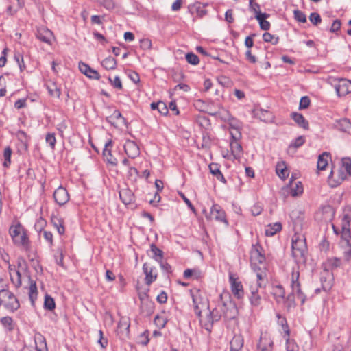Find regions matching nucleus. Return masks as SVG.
Instances as JSON below:
<instances>
[{
    "label": "nucleus",
    "instance_id": "7",
    "mask_svg": "<svg viewBox=\"0 0 351 351\" xmlns=\"http://www.w3.org/2000/svg\"><path fill=\"white\" fill-rule=\"evenodd\" d=\"M333 274L328 269H324L320 274V282L322 284V288H317L315 289L316 293H319L322 289L324 291H328L331 289L333 286Z\"/></svg>",
    "mask_w": 351,
    "mask_h": 351
},
{
    "label": "nucleus",
    "instance_id": "11",
    "mask_svg": "<svg viewBox=\"0 0 351 351\" xmlns=\"http://www.w3.org/2000/svg\"><path fill=\"white\" fill-rule=\"evenodd\" d=\"M263 247L258 244H254L250 250V261L252 264H262L265 261Z\"/></svg>",
    "mask_w": 351,
    "mask_h": 351
},
{
    "label": "nucleus",
    "instance_id": "55",
    "mask_svg": "<svg viewBox=\"0 0 351 351\" xmlns=\"http://www.w3.org/2000/svg\"><path fill=\"white\" fill-rule=\"evenodd\" d=\"M110 146H112V141L110 140L105 143V147L103 151V155L106 159L112 154L111 149H108Z\"/></svg>",
    "mask_w": 351,
    "mask_h": 351
},
{
    "label": "nucleus",
    "instance_id": "25",
    "mask_svg": "<svg viewBox=\"0 0 351 351\" xmlns=\"http://www.w3.org/2000/svg\"><path fill=\"white\" fill-rule=\"evenodd\" d=\"M272 295L277 302H280L285 298V291L281 285H276L272 287Z\"/></svg>",
    "mask_w": 351,
    "mask_h": 351
},
{
    "label": "nucleus",
    "instance_id": "20",
    "mask_svg": "<svg viewBox=\"0 0 351 351\" xmlns=\"http://www.w3.org/2000/svg\"><path fill=\"white\" fill-rule=\"evenodd\" d=\"M36 36L40 41L50 44L51 40L53 38V32L44 27H42L37 29Z\"/></svg>",
    "mask_w": 351,
    "mask_h": 351
},
{
    "label": "nucleus",
    "instance_id": "61",
    "mask_svg": "<svg viewBox=\"0 0 351 351\" xmlns=\"http://www.w3.org/2000/svg\"><path fill=\"white\" fill-rule=\"evenodd\" d=\"M245 57H246V60L247 61H249L250 63H256V57L252 54L251 53V51L250 49H248L246 52H245Z\"/></svg>",
    "mask_w": 351,
    "mask_h": 351
},
{
    "label": "nucleus",
    "instance_id": "38",
    "mask_svg": "<svg viewBox=\"0 0 351 351\" xmlns=\"http://www.w3.org/2000/svg\"><path fill=\"white\" fill-rule=\"evenodd\" d=\"M47 89H48V91H49V93L53 96V97H60V88L56 86V84L55 83H52L49 85H47Z\"/></svg>",
    "mask_w": 351,
    "mask_h": 351
},
{
    "label": "nucleus",
    "instance_id": "15",
    "mask_svg": "<svg viewBox=\"0 0 351 351\" xmlns=\"http://www.w3.org/2000/svg\"><path fill=\"white\" fill-rule=\"evenodd\" d=\"M335 88L339 97L345 96L351 92V81L341 79L335 85Z\"/></svg>",
    "mask_w": 351,
    "mask_h": 351
},
{
    "label": "nucleus",
    "instance_id": "45",
    "mask_svg": "<svg viewBox=\"0 0 351 351\" xmlns=\"http://www.w3.org/2000/svg\"><path fill=\"white\" fill-rule=\"evenodd\" d=\"M276 173L280 178L285 179L288 176V170L286 167H282V165H278L276 167Z\"/></svg>",
    "mask_w": 351,
    "mask_h": 351
},
{
    "label": "nucleus",
    "instance_id": "19",
    "mask_svg": "<svg viewBox=\"0 0 351 351\" xmlns=\"http://www.w3.org/2000/svg\"><path fill=\"white\" fill-rule=\"evenodd\" d=\"M206 5V4L204 5L199 1H197L193 4L189 5L188 8L192 14H196L197 17L202 18L208 13V11L204 9Z\"/></svg>",
    "mask_w": 351,
    "mask_h": 351
},
{
    "label": "nucleus",
    "instance_id": "64",
    "mask_svg": "<svg viewBox=\"0 0 351 351\" xmlns=\"http://www.w3.org/2000/svg\"><path fill=\"white\" fill-rule=\"evenodd\" d=\"M348 250L344 251V258L346 261H350L351 259V244L346 245Z\"/></svg>",
    "mask_w": 351,
    "mask_h": 351
},
{
    "label": "nucleus",
    "instance_id": "43",
    "mask_svg": "<svg viewBox=\"0 0 351 351\" xmlns=\"http://www.w3.org/2000/svg\"><path fill=\"white\" fill-rule=\"evenodd\" d=\"M1 324L5 327L8 330L11 331L13 330V320L10 317H4L1 319Z\"/></svg>",
    "mask_w": 351,
    "mask_h": 351
},
{
    "label": "nucleus",
    "instance_id": "53",
    "mask_svg": "<svg viewBox=\"0 0 351 351\" xmlns=\"http://www.w3.org/2000/svg\"><path fill=\"white\" fill-rule=\"evenodd\" d=\"M327 264L331 269L337 268L341 265V260L338 258H332L328 260Z\"/></svg>",
    "mask_w": 351,
    "mask_h": 351
},
{
    "label": "nucleus",
    "instance_id": "12",
    "mask_svg": "<svg viewBox=\"0 0 351 351\" xmlns=\"http://www.w3.org/2000/svg\"><path fill=\"white\" fill-rule=\"evenodd\" d=\"M229 281L233 295L238 299L242 298L244 295V290L241 282L231 274H230Z\"/></svg>",
    "mask_w": 351,
    "mask_h": 351
},
{
    "label": "nucleus",
    "instance_id": "9",
    "mask_svg": "<svg viewBox=\"0 0 351 351\" xmlns=\"http://www.w3.org/2000/svg\"><path fill=\"white\" fill-rule=\"evenodd\" d=\"M261 288V284L258 282L252 284L250 287V293L249 295V300L251 305L254 307H257L261 304L262 298L260 293Z\"/></svg>",
    "mask_w": 351,
    "mask_h": 351
},
{
    "label": "nucleus",
    "instance_id": "18",
    "mask_svg": "<svg viewBox=\"0 0 351 351\" xmlns=\"http://www.w3.org/2000/svg\"><path fill=\"white\" fill-rule=\"evenodd\" d=\"M79 69L81 73L90 79L99 80L100 78V75L96 70L93 69L89 65L82 62L79 63Z\"/></svg>",
    "mask_w": 351,
    "mask_h": 351
},
{
    "label": "nucleus",
    "instance_id": "37",
    "mask_svg": "<svg viewBox=\"0 0 351 351\" xmlns=\"http://www.w3.org/2000/svg\"><path fill=\"white\" fill-rule=\"evenodd\" d=\"M44 307L45 309L52 311L56 307V304L53 298L49 295H46L45 297Z\"/></svg>",
    "mask_w": 351,
    "mask_h": 351
},
{
    "label": "nucleus",
    "instance_id": "36",
    "mask_svg": "<svg viewBox=\"0 0 351 351\" xmlns=\"http://www.w3.org/2000/svg\"><path fill=\"white\" fill-rule=\"evenodd\" d=\"M341 239L345 241L346 245H349L351 240L350 226H341Z\"/></svg>",
    "mask_w": 351,
    "mask_h": 351
},
{
    "label": "nucleus",
    "instance_id": "60",
    "mask_svg": "<svg viewBox=\"0 0 351 351\" xmlns=\"http://www.w3.org/2000/svg\"><path fill=\"white\" fill-rule=\"evenodd\" d=\"M341 27V21L338 19L333 21L331 27H330V32H335L338 31Z\"/></svg>",
    "mask_w": 351,
    "mask_h": 351
},
{
    "label": "nucleus",
    "instance_id": "33",
    "mask_svg": "<svg viewBox=\"0 0 351 351\" xmlns=\"http://www.w3.org/2000/svg\"><path fill=\"white\" fill-rule=\"evenodd\" d=\"M300 273L298 271H293L291 277V287L293 291H300V284L299 282Z\"/></svg>",
    "mask_w": 351,
    "mask_h": 351
},
{
    "label": "nucleus",
    "instance_id": "17",
    "mask_svg": "<svg viewBox=\"0 0 351 351\" xmlns=\"http://www.w3.org/2000/svg\"><path fill=\"white\" fill-rule=\"evenodd\" d=\"M124 150L128 157L135 158L140 154L138 145L133 141L128 140L124 145Z\"/></svg>",
    "mask_w": 351,
    "mask_h": 351
},
{
    "label": "nucleus",
    "instance_id": "13",
    "mask_svg": "<svg viewBox=\"0 0 351 351\" xmlns=\"http://www.w3.org/2000/svg\"><path fill=\"white\" fill-rule=\"evenodd\" d=\"M236 130L237 134H234L232 132H230L233 140L230 142V149L234 158H239L242 155V147L241 144L237 141V139L241 136L240 132Z\"/></svg>",
    "mask_w": 351,
    "mask_h": 351
},
{
    "label": "nucleus",
    "instance_id": "50",
    "mask_svg": "<svg viewBox=\"0 0 351 351\" xmlns=\"http://www.w3.org/2000/svg\"><path fill=\"white\" fill-rule=\"evenodd\" d=\"M158 106V107L157 110L160 114L162 115H166L168 114L169 108L165 102L159 101Z\"/></svg>",
    "mask_w": 351,
    "mask_h": 351
},
{
    "label": "nucleus",
    "instance_id": "40",
    "mask_svg": "<svg viewBox=\"0 0 351 351\" xmlns=\"http://www.w3.org/2000/svg\"><path fill=\"white\" fill-rule=\"evenodd\" d=\"M186 60L188 63L192 65H197L199 62V59L197 55L193 53H188L186 54Z\"/></svg>",
    "mask_w": 351,
    "mask_h": 351
},
{
    "label": "nucleus",
    "instance_id": "63",
    "mask_svg": "<svg viewBox=\"0 0 351 351\" xmlns=\"http://www.w3.org/2000/svg\"><path fill=\"white\" fill-rule=\"evenodd\" d=\"M351 221V216L343 214L341 226H350Z\"/></svg>",
    "mask_w": 351,
    "mask_h": 351
},
{
    "label": "nucleus",
    "instance_id": "14",
    "mask_svg": "<svg viewBox=\"0 0 351 351\" xmlns=\"http://www.w3.org/2000/svg\"><path fill=\"white\" fill-rule=\"evenodd\" d=\"M53 199L60 206H63L69 200V195L65 188L60 186L53 193Z\"/></svg>",
    "mask_w": 351,
    "mask_h": 351
},
{
    "label": "nucleus",
    "instance_id": "47",
    "mask_svg": "<svg viewBox=\"0 0 351 351\" xmlns=\"http://www.w3.org/2000/svg\"><path fill=\"white\" fill-rule=\"evenodd\" d=\"M277 317L278 318V323L280 324L283 329L285 330V332L289 335V326L286 320V318L281 316L280 314H277Z\"/></svg>",
    "mask_w": 351,
    "mask_h": 351
},
{
    "label": "nucleus",
    "instance_id": "49",
    "mask_svg": "<svg viewBox=\"0 0 351 351\" xmlns=\"http://www.w3.org/2000/svg\"><path fill=\"white\" fill-rule=\"evenodd\" d=\"M310 103L311 101L309 97L307 96H304L300 99L299 108L300 110L306 109L309 106Z\"/></svg>",
    "mask_w": 351,
    "mask_h": 351
},
{
    "label": "nucleus",
    "instance_id": "44",
    "mask_svg": "<svg viewBox=\"0 0 351 351\" xmlns=\"http://www.w3.org/2000/svg\"><path fill=\"white\" fill-rule=\"evenodd\" d=\"M293 14H294L295 19L296 21H298V22H300V23L306 22V16L304 14V12H302V11H300L299 10H295L293 12Z\"/></svg>",
    "mask_w": 351,
    "mask_h": 351
},
{
    "label": "nucleus",
    "instance_id": "59",
    "mask_svg": "<svg viewBox=\"0 0 351 351\" xmlns=\"http://www.w3.org/2000/svg\"><path fill=\"white\" fill-rule=\"evenodd\" d=\"M129 77L130 79L135 84H138L140 82V77H139V75L135 72V71H132L130 74H129Z\"/></svg>",
    "mask_w": 351,
    "mask_h": 351
},
{
    "label": "nucleus",
    "instance_id": "48",
    "mask_svg": "<svg viewBox=\"0 0 351 351\" xmlns=\"http://www.w3.org/2000/svg\"><path fill=\"white\" fill-rule=\"evenodd\" d=\"M305 142V139L302 136H298L293 141H292L290 144V147H293L294 148H298L302 146Z\"/></svg>",
    "mask_w": 351,
    "mask_h": 351
},
{
    "label": "nucleus",
    "instance_id": "57",
    "mask_svg": "<svg viewBox=\"0 0 351 351\" xmlns=\"http://www.w3.org/2000/svg\"><path fill=\"white\" fill-rule=\"evenodd\" d=\"M158 262L160 263V266L162 270L165 271L167 273L171 272V266L167 262L162 261V259Z\"/></svg>",
    "mask_w": 351,
    "mask_h": 351
},
{
    "label": "nucleus",
    "instance_id": "46",
    "mask_svg": "<svg viewBox=\"0 0 351 351\" xmlns=\"http://www.w3.org/2000/svg\"><path fill=\"white\" fill-rule=\"evenodd\" d=\"M45 140L47 143L49 145L51 149H54L56 143V139L54 133H48L46 135Z\"/></svg>",
    "mask_w": 351,
    "mask_h": 351
},
{
    "label": "nucleus",
    "instance_id": "8",
    "mask_svg": "<svg viewBox=\"0 0 351 351\" xmlns=\"http://www.w3.org/2000/svg\"><path fill=\"white\" fill-rule=\"evenodd\" d=\"M206 217L208 220H215L219 222H223L228 225L226 213L221 206L218 204H213L210 208L209 214H206Z\"/></svg>",
    "mask_w": 351,
    "mask_h": 351
},
{
    "label": "nucleus",
    "instance_id": "28",
    "mask_svg": "<svg viewBox=\"0 0 351 351\" xmlns=\"http://www.w3.org/2000/svg\"><path fill=\"white\" fill-rule=\"evenodd\" d=\"M303 192V187L301 182H292L290 186V194L293 197L298 196Z\"/></svg>",
    "mask_w": 351,
    "mask_h": 351
},
{
    "label": "nucleus",
    "instance_id": "54",
    "mask_svg": "<svg viewBox=\"0 0 351 351\" xmlns=\"http://www.w3.org/2000/svg\"><path fill=\"white\" fill-rule=\"evenodd\" d=\"M108 80L114 88L118 89H122V83L119 76H116L113 80L110 77H108Z\"/></svg>",
    "mask_w": 351,
    "mask_h": 351
},
{
    "label": "nucleus",
    "instance_id": "2",
    "mask_svg": "<svg viewBox=\"0 0 351 351\" xmlns=\"http://www.w3.org/2000/svg\"><path fill=\"white\" fill-rule=\"evenodd\" d=\"M237 308L231 302L229 303H219L216 307L210 309L213 319L218 322L222 317L227 320H231L235 318L237 315Z\"/></svg>",
    "mask_w": 351,
    "mask_h": 351
},
{
    "label": "nucleus",
    "instance_id": "32",
    "mask_svg": "<svg viewBox=\"0 0 351 351\" xmlns=\"http://www.w3.org/2000/svg\"><path fill=\"white\" fill-rule=\"evenodd\" d=\"M150 250L152 252V258H154L156 261H160L163 258V252L158 248L156 245L152 243L150 245Z\"/></svg>",
    "mask_w": 351,
    "mask_h": 351
},
{
    "label": "nucleus",
    "instance_id": "56",
    "mask_svg": "<svg viewBox=\"0 0 351 351\" xmlns=\"http://www.w3.org/2000/svg\"><path fill=\"white\" fill-rule=\"evenodd\" d=\"M250 8L255 13V15H258V14H262L260 11L259 4L257 3H254L252 0L250 1Z\"/></svg>",
    "mask_w": 351,
    "mask_h": 351
},
{
    "label": "nucleus",
    "instance_id": "10",
    "mask_svg": "<svg viewBox=\"0 0 351 351\" xmlns=\"http://www.w3.org/2000/svg\"><path fill=\"white\" fill-rule=\"evenodd\" d=\"M130 325L128 317H121L117 328V335L121 340L125 341L129 337Z\"/></svg>",
    "mask_w": 351,
    "mask_h": 351
},
{
    "label": "nucleus",
    "instance_id": "62",
    "mask_svg": "<svg viewBox=\"0 0 351 351\" xmlns=\"http://www.w3.org/2000/svg\"><path fill=\"white\" fill-rule=\"evenodd\" d=\"M157 301L160 304H164L167 302V295L165 291H162L156 298Z\"/></svg>",
    "mask_w": 351,
    "mask_h": 351
},
{
    "label": "nucleus",
    "instance_id": "5",
    "mask_svg": "<svg viewBox=\"0 0 351 351\" xmlns=\"http://www.w3.org/2000/svg\"><path fill=\"white\" fill-rule=\"evenodd\" d=\"M0 304L12 312L17 310L20 306L15 295L6 289L0 290Z\"/></svg>",
    "mask_w": 351,
    "mask_h": 351
},
{
    "label": "nucleus",
    "instance_id": "26",
    "mask_svg": "<svg viewBox=\"0 0 351 351\" xmlns=\"http://www.w3.org/2000/svg\"><path fill=\"white\" fill-rule=\"evenodd\" d=\"M335 126L342 132H348L351 129V122L348 119L343 118L337 121Z\"/></svg>",
    "mask_w": 351,
    "mask_h": 351
},
{
    "label": "nucleus",
    "instance_id": "22",
    "mask_svg": "<svg viewBox=\"0 0 351 351\" xmlns=\"http://www.w3.org/2000/svg\"><path fill=\"white\" fill-rule=\"evenodd\" d=\"M119 197L122 202L125 204H130L134 201V195L128 188H124L120 190Z\"/></svg>",
    "mask_w": 351,
    "mask_h": 351
},
{
    "label": "nucleus",
    "instance_id": "58",
    "mask_svg": "<svg viewBox=\"0 0 351 351\" xmlns=\"http://www.w3.org/2000/svg\"><path fill=\"white\" fill-rule=\"evenodd\" d=\"M43 237L45 241L49 243L50 245H53V234L51 232L45 230L43 232Z\"/></svg>",
    "mask_w": 351,
    "mask_h": 351
},
{
    "label": "nucleus",
    "instance_id": "42",
    "mask_svg": "<svg viewBox=\"0 0 351 351\" xmlns=\"http://www.w3.org/2000/svg\"><path fill=\"white\" fill-rule=\"evenodd\" d=\"M12 154V149L10 147H7L4 149L3 156L5 161L3 162V166L7 167L10 165V158Z\"/></svg>",
    "mask_w": 351,
    "mask_h": 351
},
{
    "label": "nucleus",
    "instance_id": "52",
    "mask_svg": "<svg viewBox=\"0 0 351 351\" xmlns=\"http://www.w3.org/2000/svg\"><path fill=\"white\" fill-rule=\"evenodd\" d=\"M309 19L310 21L315 25H318L322 21L320 15L316 12L311 13L309 16Z\"/></svg>",
    "mask_w": 351,
    "mask_h": 351
},
{
    "label": "nucleus",
    "instance_id": "51",
    "mask_svg": "<svg viewBox=\"0 0 351 351\" xmlns=\"http://www.w3.org/2000/svg\"><path fill=\"white\" fill-rule=\"evenodd\" d=\"M14 59L17 62L21 71H23L25 68V66L24 62H23V56L21 54H20L19 53H17L14 54Z\"/></svg>",
    "mask_w": 351,
    "mask_h": 351
},
{
    "label": "nucleus",
    "instance_id": "41",
    "mask_svg": "<svg viewBox=\"0 0 351 351\" xmlns=\"http://www.w3.org/2000/svg\"><path fill=\"white\" fill-rule=\"evenodd\" d=\"M342 167L348 175H351V159L350 158H344L341 160Z\"/></svg>",
    "mask_w": 351,
    "mask_h": 351
},
{
    "label": "nucleus",
    "instance_id": "39",
    "mask_svg": "<svg viewBox=\"0 0 351 351\" xmlns=\"http://www.w3.org/2000/svg\"><path fill=\"white\" fill-rule=\"evenodd\" d=\"M263 39L265 42L271 43L273 45H276L278 43V37H275L270 33L265 32L263 34Z\"/></svg>",
    "mask_w": 351,
    "mask_h": 351
},
{
    "label": "nucleus",
    "instance_id": "34",
    "mask_svg": "<svg viewBox=\"0 0 351 351\" xmlns=\"http://www.w3.org/2000/svg\"><path fill=\"white\" fill-rule=\"evenodd\" d=\"M282 229V225L280 223H275L273 225H269L265 230V234L267 236H273L276 232L280 231Z\"/></svg>",
    "mask_w": 351,
    "mask_h": 351
},
{
    "label": "nucleus",
    "instance_id": "30",
    "mask_svg": "<svg viewBox=\"0 0 351 351\" xmlns=\"http://www.w3.org/2000/svg\"><path fill=\"white\" fill-rule=\"evenodd\" d=\"M102 66L106 70H113L117 66V60L112 56L106 58L101 62Z\"/></svg>",
    "mask_w": 351,
    "mask_h": 351
},
{
    "label": "nucleus",
    "instance_id": "31",
    "mask_svg": "<svg viewBox=\"0 0 351 351\" xmlns=\"http://www.w3.org/2000/svg\"><path fill=\"white\" fill-rule=\"evenodd\" d=\"M209 169H210V173L213 175L215 176L216 178L219 180L222 181L223 182H226V180L223 176V174L221 173V171L219 170L217 164H215V163L210 164L209 165Z\"/></svg>",
    "mask_w": 351,
    "mask_h": 351
},
{
    "label": "nucleus",
    "instance_id": "16",
    "mask_svg": "<svg viewBox=\"0 0 351 351\" xmlns=\"http://www.w3.org/2000/svg\"><path fill=\"white\" fill-rule=\"evenodd\" d=\"M155 269L156 268L149 263H145L143 265V270L145 275V280L147 285L156 280L157 274L154 272Z\"/></svg>",
    "mask_w": 351,
    "mask_h": 351
},
{
    "label": "nucleus",
    "instance_id": "35",
    "mask_svg": "<svg viewBox=\"0 0 351 351\" xmlns=\"http://www.w3.org/2000/svg\"><path fill=\"white\" fill-rule=\"evenodd\" d=\"M119 119H122L123 122L125 121V119L122 117L121 113L118 110H114L111 115L106 117V121L112 125H114L115 121Z\"/></svg>",
    "mask_w": 351,
    "mask_h": 351
},
{
    "label": "nucleus",
    "instance_id": "4",
    "mask_svg": "<svg viewBox=\"0 0 351 351\" xmlns=\"http://www.w3.org/2000/svg\"><path fill=\"white\" fill-rule=\"evenodd\" d=\"M9 233L15 245L23 246L25 250H29V241L26 230L21 223H17L16 225L11 226L9 229Z\"/></svg>",
    "mask_w": 351,
    "mask_h": 351
},
{
    "label": "nucleus",
    "instance_id": "24",
    "mask_svg": "<svg viewBox=\"0 0 351 351\" xmlns=\"http://www.w3.org/2000/svg\"><path fill=\"white\" fill-rule=\"evenodd\" d=\"M269 16V14L263 13V14H258V15H255L256 19L258 21L260 25V28L262 30H269L270 28V23L269 21L265 19Z\"/></svg>",
    "mask_w": 351,
    "mask_h": 351
},
{
    "label": "nucleus",
    "instance_id": "3",
    "mask_svg": "<svg viewBox=\"0 0 351 351\" xmlns=\"http://www.w3.org/2000/svg\"><path fill=\"white\" fill-rule=\"evenodd\" d=\"M292 256L297 264H305L306 261L307 247L306 239L302 236L295 234L292 238Z\"/></svg>",
    "mask_w": 351,
    "mask_h": 351
},
{
    "label": "nucleus",
    "instance_id": "29",
    "mask_svg": "<svg viewBox=\"0 0 351 351\" xmlns=\"http://www.w3.org/2000/svg\"><path fill=\"white\" fill-rule=\"evenodd\" d=\"M329 158V154L328 152H324L318 157L317 160V169L319 170L325 169L328 165V159Z\"/></svg>",
    "mask_w": 351,
    "mask_h": 351
},
{
    "label": "nucleus",
    "instance_id": "21",
    "mask_svg": "<svg viewBox=\"0 0 351 351\" xmlns=\"http://www.w3.org/2000/svg\"><path fill=\"white\" fill-rule=\"evenodd\" d=\"M230 343V351H241L243 347L244 343V339L241 334H234Z\"/></svg>",
    "mask_w": 351,
    "mask_h": 351
},
{
    "label": "nucleus",
    "instance_id": "27",
    "mask_svg": "<svg viewBox=\"0 0 351 351\" xmlns=\"http://www.w3.org/2000/svg\"><path fill=\"white\" fill-rule=\"evenodd\" d=\"M51 222L53 226L56 228L58 232L60 234H63L65 232L64 222L61 218H59L56 216H53L51 219Z\"/></svg>",
    "mask_w": 351,
    "mask_h": 351
},
{
    "label": "nucleus",
    "instance_id": "1",
    "mask_svg": "<svg viewBox=\"0 0 351 351\" xmlns=\"http://www.w3.org/2000/svg\"><path fill=\"white\" fill-rule=\"evenodd\" d=\"M192 298L195 314L199 317V322L203 328L208 332L213 328V323L215 322L210 313L208 301L201 295L199 290L192 293Z\"/></svg>",
    "mask_w": 351,
    "mask_h": 351
},
{
    "label": "nucleus",
    "instance_id": "23",
    "mask_svg": "<svg viewBox=\"0 0 351 351\" xmlns=\"http://www.w3.org/2000/svg\"><path fill=\"white\" fill-rule=\"evenodd\" d=\"M291 117L301 128L304 130L308 129V122L304 119L302 114L298 112H292Z\"/></svg>",
    "mask_w": 351,
    "mask_h": 351
},
{
    "label": "nucleus",
    "instance_id": "6",
    "mask_svg": "<svg viewBox=\"0 0 351 351\" xmlns=\"http://www.w3.org/2000/svg\"><path fill=\"white\" fill-rule=\"evenodd\" d=\"M274 341L267 331L261 332L258 341L256 344V351H272Z\"/></svg>",
    "mask_w": 351,
    "mask_h": 351
}]
</instances>
